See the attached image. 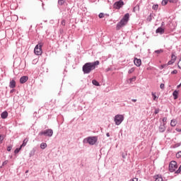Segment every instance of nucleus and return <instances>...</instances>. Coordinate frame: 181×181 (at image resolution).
I'll list each match as a JSON object with an SVG mask.
<instances>
[{"instance_id": "f257e3e1", "label": "nucleus", "mask_w": 181, "mask_h": 181, "mask_svg": "<svg viewBox=\"0 0 181 181\" xmlns=\"http://www.w3.org/2000/svg\"><path fill=\"white\" fill-rule=\"evenodd\" d=\"M99 65H100V61L86 63L82 67V71L83 72V74H90V73H91L93 70H95L97 66H99Z\"/></svg>"}, {"instance_id": "f03ea898", "label": "nucleus", "mask_w": 181, "mask_h": 181, "mask_svg": "<svg viewBox=\"0 0 181 181\" xmlns=\"http://www.w3.org/2000/svg\"><path fill=\"white\" fill-rule=\"evenodd\" d=\"M129 21V13H127L124 16L122 20L117 24L116 30H119L121 28H122L123 26H125V25L128 23Z\"/></svg>"}, {"instance_id": "7ed1b4c3", "label": "nucleus", "mask_w": 181, "mask_h": 181, "mask_svg": "<svg viewBox=\"0 0 181 181\" xmlns=\"http://www.w3.org/2000/svg\"><path fill=\"white\" fill-rule=\"evenodd\" d=\"M97 141H98V137L93 136H88L83 139V144H89V145H95L97 144Z\"/></svg>"}, {"instance_id": "20e7f679", "label": "nucleus", "mask_w": 181, "mask_h": 181, "mask_svg": "<svg viewBox=\"0 0 181 181\" xmlns=\"http://www.w3.org/2000/svg\"><path fill=\"white\" fill-rule=\"evenodd\" d=\"M38 135L40 136H42L44 135V136H49V138L53 136V130L52 129H48L44 131L40 132Z\"/></svg>"}, {"instance_id": "39448f33", "label": "nucleus", "mask_w": 181, "mask_h": 181, "mask_svg": "<svg viewBox=\"0 0 181 181\" xmlns=\"http://www.w3.org/2000/svg\"><path fill=\"white\" fill-rule=\"evenodd\" d=\"M114 121L115 122V125H121V124H122V121H124V115H115Z\"/></svg>"}, {"instance_id": "423d86ee", "label": "nucleus", "mask_w": 181, "mask_h": 181, "mask_svg": "<svg viewBox=\"0 0 181 181\" xmlns=\"http://www.w3.org/2000/svg\"><path fill=\"white\" fill-rule=\"evenodd\" d=\"M177 169V163L175 160H173L169 164V172L173 173V172H176Z\"/></svg>"}, {"instance_id": "0eeeda50", "label": "nucleus", "mask_w": 181, "mask_h": 181, "mask_svg": "<svg viewBox=\"0 0 181 181\" xmlns=\"http://www.w3.org/2000/svg\"><path fill=\"white\" fill-rule=\"evenodd\" d=\"M124 1L119 0L118 1L115 2V4H113V8L115 9H121V8L124 6Z\"/></svg>"}, {"instance_id": "6e6552de", "label": "nucleus", "mask_w": 181, "mask_h": 181, "mask_svg": "<svg viewBox=\"0 0 181 181\" xmlns=\"http://www.w3.org/2000/svg\"><path fill=\"white\" fill-rule=\"evenodd\" d=\"M34 53L37 56H40L42 54V45H37L34 49Z\"/></svg>"}, {"instance_id": "1a4fd4ad", "label": "nucleus", "mask_w": 181, "mask_h": 181, "mask_svg": "<svg viewBox=\"0 0 181 181\" xmlns=\"http://www.w3.org/2000/svg\"><path fill=\"white\" fill-rule=\"evenodd\" d=\"M134 63L135 66H136L137 67H140L141 64H142V61L141 60V59L134 58Z\"/></svg>"}, {"instance_id": "9d476101", "label": "nucleus", "mask_w": 181, "mask_h": 181, "mask_svg": "<svg viewBox=\"0 0 181 181\" xmlns=\"http://www.w3.org/2000/svg\"><path fill=\"white\" fill-rule=\"evenodd\" d=\"M165 131H166V123H163L159 127V132H165Z\"/></svg>"}, {"instance_id": "9b49d317", "label": "nucleus", "mask_w": 181, "mask_h": 181, "mask_svg": "<svg viewBox=\"0 0 181 181\" xmlns=\"http://www.w3.org/2000/svg\"><path fill=\"white\" fill-rule=\"evenodd\" d=\"M28 80H29V77H28L26 76H22L20 78V83H21V84H25V83H26V81H28Z\"/></svg>"}, {"instance_id": "f8f14e48", "label": "nucleus", "mask_w": 181, "mask_h": 181, "mask_svg": "<svg viewBox=\"0 0 181 181\" xmlns=\"http://www.w3.org/2000/svg\"><path fill=\"white\" fill-rule=\"evenodd\" d=\"M154 181H163V177L160 175H157L153 176Z\"/></svg>"}, {"instance_id": "ddd939ff", "label": "nucleus", "mask_w": 181, "mask_h": 181, "mask_svg": "<svg viewBox=\"0 0 181 181\" xmlns=\"http://www.w3.org/2000/svg\"><path fill=\"white\" fill-rule=\"evenodd\" d=\"M9 87L10 88H15L16 87V81L13 79L10 81Z\"/></svg>"}, {"instance_id": "4468645a", "label": "nucleus", "mask_w": 181, "mask_h": 181, "mask_svg": "<svg viewBox=\"0 0 181 181\" xmlns=\"http://www.w3.org/2000/svg\"><path fill=\"white\" fill-rule=\"evenodd\" d=\"M156 33H160V35H163V33H165V29L162 28V27H159L156 30Z\"/></svg>"}, {"instance_id": "2eb2a0df", "label": "nucleus", "mask_w": 181, "mask_h": 181, "mask_svg": "<svg viewBox=\"0 0 181 181\" xmlns=\"http://www.w3.org/2000/svg\"><path fill=\"white\" fill-rule=\"evenodd\" d=\"M1 117L2 118V119H6V118H8V112L7 111H4L1 114Z\"/></svg>"}, {"instance_id": "dca6fc26", "label": "nucleus", "mask_w": 181, "mask_h": 181, "mask_svg": "<svg viewBox=\"0 0 181 181\" xmlns=\"http://www.w3.org/2000/svg\"><path fill=\"white\" fill-rule=\"evenodd\" d=\"M177 125V121L175 119H172L170 122V126L171 127H176Z\"/></svg>"}, {"instance_id": "f3484780", "label": "nucleus", "mask_w": 181, "mask_h": 181, "mask_svg": "<svg viewBox=\"0 0 181 181\" xmlns=\"http://www.w3.org/2000/svg\"><path fill=\"white\" fill-rule=\"evenodd\" d=\"M173 95L174 97V100H177V97L179 95V92H177V90H175L173 93Z\"/></svg>"}, {"instance_id": "a211bd4d", "label": "nucleus", "mask_w": 181, "mask_h": 181, "mask_svg": "<svg viewBox=\"0 0 181 181\" xmlns=\"http://www.w3.org/2000/svg\"><path fill=\"white\" fill-rule=\"evenodd\" d=\"M29 139L28 138L25 139L23 141L22 145L21 146V148L25 147V146L28 144Z\"/></svg>"}, {"instance_id": "6ab92c4d", "label": "nucleus", "mask_w": 181, "mask_h": 181, "mask_svg": "<svg viewBox=\"0 0 181 181\" xmlns=\"http://www.w3.org/2000/svg\"><path fill=\"white\" fill-rule=\"evenodd\" d=\"M92 83L93 84V86H95L96 87H100V83L97 81V80L95 79H93L92 81Z\"/></svg>"}, {"instance_id": "aec40b11", "label": "nucleus", "mask_w": 181, "mask_h": 181, "mask_svg": "<svg viewBox=\"0 0 181 181\" xmlns=\"http://www.w3.org/2000/svg\"><path fill=\"white\" fill-rule=\"evenodd\" d=\"M40 148H41V149H46L47 148V144L41 143Z\"/></svg>"}, {"instance_id": "412c9836", "label": "nucleus", "mask_w": 181, "mask_h": 181, "mask_svg": "<svg viewBox=\"0 0 181 181\" xmlns=\"http://www.w3.org/2000/svg\"><path fill=\"white\" fill-rule=\"evenodd\" d=\"M151 95L153 98L154 101H156V100H158V98H159V97L156 96V94H155V93H153V92L151 93Z\"/></svg>"}, {"instance_id": "4be33fe9", "label": "nucleus", "mask_w": 181, "mask_h": 181, "mask_svg": "<svg viewBox=\"0 0 181 181\" xmlns=\"http://www.w3.org/2000/svg\"><path fill=\"white\" fill-rule=\"evenodd\" d=\"M153 18V16H152V14H150V15L147 17V21H148V22H151Z\"/></svg>"}, {"instance_id": "5701e85b", "label": "nucleus", "mask_w": 181, "mask_h": 181, "mask_svg": "<svg viewBox=\"0 0 181 181\" xmlns=\"http://www.w3.org/2000/svg\"><path fill=\"white\" fill-rule=\"evenodd\" d=\"M135 71V68L132 67L130 69H129L128 73L129 74H132V73H134Z\"/></svg>"}, {"instance_id": "b1692460", "label": "nucleus", "mask_w": 181, "mask_h": 181, "mask_svg": "<svg viewBox=\"0 0 181 181\" xmlns=\"http://www.w3.org/2000/svg\"><path fill=\"white\" fill-rule=\"evenodd\" d=\"M168 2H169V0H163L161 4L165 6V5H168Z\"/></svg>"}, {"instance_id": "393cba45", "label": "nucleus", "mask_w": 181, "mask_h": 181, "mask_svg": "<svg viewBox=\"0 0 181 181\" xmlns=\"http://www.w3.org/2000/svg\"><path fill=\"white\" fill-rule=\"evenodd\" d=\"M159 8V5L158 4H154L152 6V8L154 10V11H158V8Z\"/></svg>"}, {"instance_id": "a878e982", "label": "nucleus", "mask_w": 181, "mask_h": 181, "mask_svg": "<svg viewBox=\"0 0 181 181\" xmlns=\"http://www.w3.org/2000/svg\"><path fill=\"white\" fill-rule=\"evenodd\" d=\"M176 55H175V54H172L171 55V60H173V62H176Z\"/></svg>"}, {"instance_id": "bb28decb", "label": "nucleus", "mask_w": 181, "mask_h": 181, "mask_svg": "<svg viewBox=\"0 0 181 181\" xmlns=\"http://www.w3.org/2000/svg\"><path fill=\"white\" fill-rule=\"evenodd\" d=\"M181 146V142L177 143L173 146V148H179V146Z\"/></svg>"}, {"instance_id": "cd10ccee", "label": "nucleus", "mask_w": 181, "mask_h": 181, "mask_svg": "<svg viewBox=\"0 0 181 181\" xmlns=\"http://www.w3.org/2000/svg\"><path fill=\"white\" fill-rule=\"evenodd\" d=\"M155 53H156L157 54H160V53H163V49H160L156 50Z\"/></svg>"}, {"instance_id": "c85d7f7f", "label": "nucleus", "mask_w": 181, "mask_h": 181, "mask_svg": "<svg viewBox=\"0 0 181 181\" xmlns=\"http://www.w3.org/2000/svg\"><path fill=\"white\" fill-rule=\"evenodd\" d=\"M166 67H168V64H167L161 65L159 67V69H160V70H163V69H166Z\"/></svg>"}, {"instance_id": "c756f323", "label": "nucleus", "mask_w": 181, "mask_h": 181, "mask_svg": "<svg viewBox=\"0 0 181 181\" xmlns=\"http://www.w3.org/2000/svg\"><path fill=\"white\" fill-rule=\"evenodd\" d=\"M22 149V148H21V146L19 148H17L15 149L14 151V153H19V151Z\"/></svg>"}, {"instance_id": "7c9ffc66", "label": "nucleus", "mask_w": 181, "mask_h": 181, "mask_svg": "<svg viewBox=\"0 0 181 181\" xmlns=\"http://www.w3.org/2000/svg\"><path fill=\"white\" fill-rule=\"evenodd\" d=\"M64 2H66V1H64V0H59L58 1V4H59V5H63L64 4Z\"/></svg>"}, {"instance_id": "2f4dec72", "label": "nucleus", "mask_w": 181, "mask_h": 181, "mask_svg": "<svg viewBox=\"0 0 181 181\" xmlns=\"http://www.w3.org/2000/svg\"><path fill=\"white\" fill-rule=\"evenodd\" d=\"M100 19H103V18H104V16H105V15L103 13H100L98 15Z\"/></svg>"}, {"instance_id": "473e14b6", "label": "nucleus", "mask_w": 181, "mask_h": 181, "mask_svg": "<svg viewBox=\"0 0 181 181\" xmlns=\"http://www.w3.org/2000/svg\"><path fill=\"white\" fill-rule=\"evenodd\" d=\"M129 80L130 81V83H132V81H135V80H136V76H133L132 78H130Z\"/></svg>"}, {"instance_id": "72a5a7b5", "label": "nucleus", "mask_w": 181, "mask_h": 181, "mask_svg": "<svg viewBox=\"0 0 181 181\" xmlns=\"http://www.w3.org/2000/svg\"><path fill=\"white\" fill-rule=\"evenodd\" d=\"M176 158H181V151H178L176 153Z\"/></svg>"}, {"instance_id": "f704fd0d", "label": "nucleus", "mask_w": 181, "mask_h": 181, "mask_svg": "<svg viewBox=\"0 0 181 181\" xmlns=\"http://www.w3.org/2000/svg\"><path fill=\"white\" fill-rule=\"evenodd\" d=\"M173 63H175V62L171 59V60H170V61L168 62L167 64H168V66H170V65L173 64Z\"/></svg>"}, {"instance_id": "c9c22d12", "label": "nucleus", "mask_w": 181, "mask_h": 181, "mask_svg": "<svg viewBox=\"0 0 181 181\" xmlns=\"http://www.w3.org/2000/svg\"><path fill=\"white\" fill-rule=\"evenodd\" d=\"M7 151H8V152H11V151H12V146H8L7 147Z\"/></svg>"}, {"instance_id": "e433bc0d", "label": "nucleus", "mask_w": 181, "mask_h": 181, "mask_svg": "<svg viewBox=\"0 0 181 181\" xmlns=\"http://www.w3.org/2000/svg\"><path fill=\"white\" fill-rule=\"evenodd\" d=\"M166 121H168V118H167V117H163V124H166Z\"/></svg>"}, {"instance_id": "4c0bfd02", "label": "nucleus", "mask_w": 181, "mask_h": 181, "mask_svg": "<svg viewBox=\"0 0 181 181\" xmlns=\"http://www.w3.org/2000/svg\"><path fill=\"white\" fill-rule=\"evenodd\" d=\"M2 141H4V136L0 134V143L1 144Z\"/></svg>"}, {"instance_id": "58836bf2", "label": "nucleus", "mask_w": 181, "mask_h": 181, "mask_svg": "<svg viewBox=\"0 0 181 181\" xmlns=\"http://www.w3.org/2000/svg\"><path fill=\"white\" fill-rule=\"evenodd\" d=\"M171 74H177V70L175 69L171 72Z\"/></svg>"}, {"instance_id": "ea45409f", "label": "nucleus", "mask_w": 181, "mask_h": 181, "mask_svg": "<svg viewBox=\"0 0 181 181\" xmlns=\"http://www.w3.org/2000/svg\"><path fill=\"white\" fill-rule=\"evenodd\" d=\"M160 88H161V90H163V88H165V84L161 83V84L160 85Z\"/></svg>"}, {"instance_id": "a19ab883", "label": "nucleus", "mask_w": 181, "mask_h": 181, "mask_svg": "<svg viewBox=\"0 0 181 181\" xmlns=\"http://www.w3.org/2000/svg\"><path fill=\"white\" fill-rule=\"evenodd\" d=\"M61 24L64 26L66 25V21L63 20L62 22H61Z\"/></svg>"}, {"instance_id": "79ce46f5", "label": "nucleus", "mask_w": 181, "mask_h": 181, "mask_svg": "<svg viewBox=\"0 0 181 181\" xmlns=\"http://www.w3.org/2000/svg\"><path fill=\"white\" fill-rule=\"evenodd\" d=\"M30 156H33V155H35V151H30Z\"/></svg>"}, {"instance_id": "37998d69", "label": "nucleus", "mask_w": 181, "mask_h": 181, "mask_svg": "<svg viewBox=\"0 0 181 181\" xmlns=\"http://www.w3.org/2000/svg\"><path fill=\"white\" fill-rule=\"evenodd\" d=\"M5 165H8V160H5L4 162H3L2 165L5 166Z\"/></svg>"}, {"instance_id": "c03bdc74", "label": "nucleus", "mask_w": 181, "mask_h": 181, "mask_svg": "<svg viewBox=\"0 0 181 181\" xmlns=\"http://www.w3.org/2000/svg\"><path fill=\"white\" fill-rule=\"evenodd\" d=\"M175 131H177V132H181V129L180 128H176Z\"/></svg>"}, {"instance_id": "a18cd8bd", "label": "nucleus", "mask_w": 181, "mask_h": 181, "mask_svg": "<svg viewBox=\"0 0 181 181\" xmlns=\"http://www.w3.org/2000/svg\"><path fill=\"white\" fill-rule=\"evenodd\" d=\"M177 0H169V2L171 4H173L174 2H176Z\"/></svg>"}, {"instance_id": "49530a36", "label": "nucleus", "mask_w": 181, "mask_h": 181, "mask_svg": "<svg viewBox=\"0 0 181 181\" xmlns=\"http://www.w3.org/2000/svg\"><path fill=\"white\" fill-rule=\"evenodd\" d=\"M123 159H127V154H122Z\"/></svg>"}, {"instance_id": "de8ad7c7", "label": "nucleus", "mask_w": 181, "mask_h": 181, "mask_svg": "<svg viewBox=\"0 0 181 181\" xmlns=\"http://www.w3.org/2000/svg\"><path fill=\"white\" fill-rule=\"evenodd\" d=\"M13 93H15V89L13 88L12 90H10V94H12Z\"/></svg>"}, {"instance_id": "09e8293b", "label": "nucleus", "mask_w": 181, "mask_h": 181, "mask_svg": "<svg viewBox=\"0 0 181 181\" xmlns=\"http://www.w3.org/2000/svg\"><path fill=\"white\" fill-rule=\"evenodd\" d=\"M132 101L133 103H136L137 100H136V99H132Z\"/></svg>"}, {"instance_id": "8fccbe9b", "label": "nucleus", "mask_w": 181, "mask_h": 181, "mask_svg": "<svg viewBox=\"0 0 181 181\" xmlns=\"http://www.w3.org/2000/svg\"><path fill=\"white\" fill-rule=\"evenodd\" d=\"M106 136H107V138H110V133H107Z\"/></svg>"}, {"instance_id": "3c124183", "label": "nucleus", "mask_w": 181, "mask_h": 181, "mask_svg": "<svg viewBox=\"0 0 181 181\" xmlns=\"http://www.w3.org/2000/svg\"><path fill=\"white\" fill-rule=\"evenodd\" d=\"M159 113V110H155V114H158Z\"/></svg>"}, {"instance_id": "603ef678", "label": "nucleus", "mask_w": 181, "mask_h": 181, "mask_svg": "<svg viewBox=\"0 0 181 181\" xmlns=\"http://www.w3.org/2000/svg\"><path fill=\"white\" fill-rule=\"evenodd\" d=\"M134 181H139V180H138V178H136V177H134Z\"/></svg>"}, {"instance_id": "864d4df0", "label": "nucleus", "mask_w": 181, "mask_h": 181, "mask_svg": "<svg viewBox=\"0 0 181 181\" xmlns=\"http://www.w3.org/2000/svg\"><path fill=\"white\" fill-rule=\"evenodd\" d=\"M129 181H135V180L133 178V179L129 180Z\"/></svg>"}, {"instance_id": "5fc2aeb1", "label": "nucleus", "mask_w": 181, "mask_h": 181, "mask_svg": "<svg viewBox=\"0 0 181 181\" xmlns=\"http://www.w3.org/2000/svg\"><path fill=\"white\" fill-rule=\"evenodd\" d=\"M135 8H139V6H136Z\"/></svg>"}, {"instance_id": "6e6d98bb", "label": "nucleus", "mask_w": 181, "mask_h": 181, "mask_svg": "<svg viewBox=\"0 0 181 181\" xmlns=\"http://www.w3.org/2000/svg\"><path fill=\"white\" fill-rule=\"evenodd\" d=\"M28 172H29V170H26V171H25V173H28Z\"/></svg>"}, {"instance_id": "4d7b16f0", "label": "nucleus", "mask_w": 181, "mask_h": 181, "mask_svg": "<svg viewBox=\"0 0 181 181\" xmlns=\"http://www.w3.org/2000/svg\"><path fill=\"white\" fill-rule=\"evenodd\" d=\"M135 8H136V7H134V11H135Z\"/></svg>"}]
</instances>
